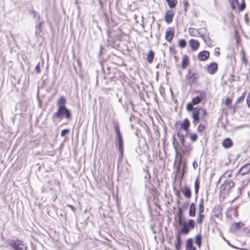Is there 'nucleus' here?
I'll use <instances>...</instances> for the list:
<instances>
[{
    "label": "nucleus",
    "instance_id": "nucleus-44",
    "mask_svg": "<svg viewBox=\"0 0 250 250\" xmlns=\"http://www.w3.org/2000/svg\"><path fill=\"white\" fill-rule=\"evenodd\" d=\"M246 102L247 105L249 107H250V91L248 93V94L246 98Z\"/></svg>",
    "mask_w": 250,
    "mask_h": 250
},
{
    "label": "nucleus",
    "instance_id": "nucleus-13",
    "mask_svg": "<svg viewBox=\"0 0 250 250\" xmlns=\"http://www.w3.org/2000/svg\"><path fill=\"white\" fill-rule=\"evenodd\" d=\"M181 145V150L184 155H187L190 152L192 147L190 145H186L185 144V139L184 138V143L180 141Z\"/></svg>",
    "mask_w": 250,
    "mask_h": 250
},
{
    "label": "nucleus",
    "instance_id": "nucleus-39",
    "mask_svg": "<svg viewBox=\"0 0 250 250\" xmlns=\"http://www.w3.org/2000/svg\"><path fill=\"white\" fill-rule=\"evenodd\" d=\"M169 51L170 54L173 55L176 60H177V57L176 56L177 50L174 45H172L169 47Z\"/></svg>",
    "mask_w": 250,
    "mask_h": 250
},
{
    "label": "nucleus",
    "instance_id": "nucleus-48",
    "mask_svg": "<svg viewBox=\"0 0 250 250\" xmlns=\"http://www.w3.org/2000/svg\"><path fill=\"white\" fill-rule=\"evenodd\" d=\"M35 70L37 73H40L41 71V68H40V63H38L35 67Z\"/></svg>",
    "mask_w": 250,
    "mask_h": 250
},
{
    "label": "nucleus",
    "instance_id": "nucleus-21",
    "mask_svg": "<svg viewBox=\"0 0 250 250\" xmlns=\"http://www.w3.org/2000/svg\"><path fill=\"white\" fill-rule=\"evenodd\" d=\"M250 171V163H247L243 166L238 171V173L241 175H245Z\"/></svg>",
    "mask_w": 250,
    "mask_h": 250
},
{
    "label": "nucleus",
    "instance_id": "nucleus-47",
    "mask_svg": "<svg viewBox=\"0 0 250 250\" xmlns=\"http://www.w3.org/2000/svg\"><path fill=\"white\" fill-rule=\"evenodd\" d=\"M214 55L217 57H218L220 55L219 48L216 47L215 48Z\"/></svg>",
    "mask_w": 250,
    "mask_h": 250
},
{
    "label": "nucleus",
    "instance_id": "nucleus-20",
    "mask_svg": "<svg viewBox=\"0 0 250 250\" xmlns=\"http://www.w3.org/2000/svg\"><path fill=\"white\" fill-rule=\"evenodd\" d=\"M198 79V74L195 73L189 72L187 77L189 83L192 84L195 83Z\"/></svg>",
    "mask_w": 250,
    "mask_h": 250
},
{
    "label": "nucleus",
    "instance_id": "nucleus-26",
    "mask_svg": "<svg viewBox=\"0 0 250 250\" xmlns=\"http://www.w3.org/2000/svg\"><path fill=\"white\" fill-rule=\"evenodd\" d=\"M186 250H196V248L193 246V241L191 238L187 240L186 242Z\"/></svg>",
    "mask_w": 250,
    "mask_h": 250
},
{
    "label": "nucleus",
    "instance_id": "nucleus-37",
    "mask_svg": "<svg viewBox=\"0 0 250 250\" xmlns=\"http://www.w3.org/2000/svg\"><path fill=\"white\" fill-rule=\"evenodd\" d=\"M199 188H200V181H199L198 178H197L194 183V189H195V194L197 195L198 193Z\"/></svg>",
    "mask_w": 250,
    "mask_h": 250
},
{
    "label": "nucleus",
    "instance_id": "nucleus-51",
    "mask_svg": "<svg viewBox=\"0 0 250 250\" xmlns=\"http://www.w3.org/2000/svg\"><path fill=\"white\" fill-rule=\"evenodd\" d=\"M246 236L247 238H250V229L246 233Z\"/></svg>",
    "mask_w": 250,
    "mask_h": 250
},
{
    "label": "nucleus",
    "instance_id": "nucleus-27",
    "mask_svg": "<svg viewBox=\"0 0 250 250\" xmlns=\"http://www.w3.org/2000/svg\"><path fill=\"white\" fill-rule=\"evenodd\" d=\"M176 241L175 242V247L176 250H180L181 249L182 240L180 234L178 233L176 236Z\"/></svg>",
    "mask_w": 250,
    "mask_h": 250
},
{
    "label": "nucleus",
    "instance_id": "nucleus-16",
    "mask_svg": "<svg viewBox=\"0 0 250 250\" xmlns=\"http://www.w3.org/2000/svg\"><path fill=\"white\" fill-rule=\"evenodd\" d=\"M174 35V30L172 28H168L166 32L165 35L166 40L169 42H171Z\"/></svg>",
    "mask_w": 250,
    "mask_h": 250
},
{
    "label": "nucleus",
    "instance_id": "nucleus-36",
    "mask_svg": "<svg viewBox=\"0 0 250 250\" xmlns=\"http://www.w3.org/2000/svg\"><path fill=\"white\" fill-rule=\"evenodd\" d=\"M205 215L204 212H198V216L197 218V222L199 224H201L203 223Z\"/></svg>",
    "mask_w": 250,
    "mask_h": 250
},
{
    "label": "nucleus",
    "instance_id": "nucleus-45",
    "mask_svg": "<svg viewBox=\"0 0 250 250\" xmlns=\"http://www.w3.org/2000/svg\"><path fill=\"white\" fill-rule=\"evenodd\" d=\"M70 131V130L69 129H65L63 130H62L61 131V136H64L66 134H68Z\"/></svg>",
    "mask_w": 250,
    "mask_h": 250
},
{
    "label": "nucleus",
    "instance_id": "nucleus-12",
    "mask_svg": "<svg viewBox=\"0 0 250 250\" xmlns=\"http://www.w3.org/2000/svg\"><path fill=\"white\" fill-rule=\"evenodd\" d=\"M222 208L220 205H216L214 206L212 210L213 215L218 218L221 219L222 218Z\"/></svg>",
    "mask_w": 250,
    "mask_h": 250
},
{
    "label": "nucleus",
    "instance_id": "nucleus-53",
    "mask_svg": "<svg viewBox=\"0 0 250 250\" xmlns=\"http://www.w3.org/2000/svg\"><path fill=\"white\" fill-rule=\"evenodd\" d=\"M181 161H182V157H181L180 163H181Z\"/></svg>",
    "mask_w": 250,
    "mask_h": 250
},
{
    "label": "nucleus",
    "instance_id": "nucleus-23",
    "mask_svg": "<svg viewBox=\"0 0 250 250\" xmlns=\"http://www.w3.org/2000/svg\"><path fill=\"white\" fill-rule=\"evenodd\" d=\"M204 121V123H200L197 126V131L199 133H205L206 132V126L207 125V121L205 119Z\"/></svg>",
    "mask_w": 250,
    "mask_h": 250
},
{
    "label": "nucleus",
    "instance_id": "nucleus-9",
    "mask_svg": "<svg viewBox=\"0 0 250 250\" xmlns=\"http://www.w3.org/2000/svg\"><path fill=\"white\" fill-rule=\"evenodd\" d=\"M200 30L202 31V34L200 35V37L203 40L207 45L208 47H212L213 41L210 38L206 28H200Z\"/></svg>",
    "mask_w": 250,
    "mask_h": 250
},
{
    "label": "nucleus",
    "instance_id": "nucleus-49",
    "mask_svg": "<svg viewBox=\"0 0 250 250\" xmlns=\"http://www.w3.org/2000/svg\"><path fill=\"white\" fill-rule=\"evenodd\" d=\"M183 3H184L185 9H186L187 7L189 5V3L187 0H184L183 1Z\"/></svg>",
    "mask_w": 250,
    "mask_h": 250
},
{
    "label": "nucleus",
    "instance_id": "nucleus-46",
    "mask_svg": "<svg viewBox=\"0 0 250 250\" xmlns=\"http://www.w3.org/2000/svg\"><path fill=\"white\" fill-rule=\"evenodd\" d=\"M42 32V23L40 22L38 25L37 26V31L36 32L40 33Z\"/></svg>",
    "mask_w": 250,
    "mask_h": 250
},
{
    "label": "nucleus",
    "instance_id": "nucleus-42",
    "mask_svg": "<svg viewBox=\"0 0 250 250\" xmlns=\"http://www.w3.org/2000/svg\"><path fill=\"white\" fill-rule=\"evenodd\" d=\"M187 45V42L184 39H181L178 42V46L182 48H185Z\"/></svg>",
    "mask_w": 250,
    "mask_h": 250
},
{
    "label": "nucleus",
    "instance_id": "nucleus-33",
    "mask_svg": "<svg viewBox=\"0 0 250 250\" xmlns=\"http://www.w3.org/2000/svg\"><path fill=\"white\" fill-rule=\"evenodd\" d=\"M57 105L58 106V108H60L61 107H66V99L64 96H61L58 99L57 103Z\"/></svg>",
    "mask_w": 250,
    "mask_h": 250
},
{
    "label": "nucleus",
    "instance_id": "nucleus-29",
    "mask_svg": "<svg viewBox=\"0 0 250 250\" xmlns=\"http://www.w3.org/2000/svg\"><path fill=\"white\" fill-rule=\"evenodd\" d=\"M154 54L155 53L152 50H150L148 52V53L146 55V60L149 64L152 63L154 58Z\"/></svg>",
    "mask_w": 250,
    "mask_h": 250
},
{
    "label": "nucleus",
    "instance_id": "nucleus-32",
    "mask_svg": "<svg viewBox=\"0 0 250 250\" xmlns=\"http://www.w3.org/2000/svg\"><path fill=\"white\" fill-rule=\"evenodd\" d=\"M240 54L241 55V59L242 63L244 64V65H246L248 63V60L246 58V55L245 51L243 48H242L240 52Z\"/></svg>",
    "mask_w": 250,
    "mask_h": 250
},
{
    "label": "nucleus",
    "instance_id": "nucleus-18",
    "mask_svg": "<svg viewBox=\"0 0 250 250\" xmlns=\"http://www.w3.org/2000/svg\"><path fill=\"white\" fill-rule=\"evenodd\" d=\"M180 190L186 198L189 199L191 197V191L188 186H185L182 188H181Z\"/></svg>",
    "mask_w": 250,
    "mask_h": 250
},
{
    "label": "nucleus",
    "instance_id": "nucleus-30",
    "mask_svg": "<svg viewBox=\"0 0 250 250\" xmlns=\"http://www.w3.org/2000/svg\"><path fill=\"white\" fill-rule=\"evenodd\" d=\"M233 101V97H227L225 99V100L223 101V103L226 106L228 107L229 108H231L232 106L231 104Z\"/></svg>",
    "mask_w": 250,
    "mask_h": 250
},
{
    "label": "nucleus",
    "instance_id": "nucleus-5",
    "mask_svg": "<svg viewBox=\"0 0 250 250\" xmlns=\"http://www.w3.org/2000/svg\"><path fill=\"white\" fill-rule=\"evenodd\" d=\"M235 185L232 181L226 180L220 187V196L226 197L229 195V191Z\"/></svg>",
    "mask_w": 250,
    "mask_h": 250
},
{
    "label": "nucleus",
    "instance_id": "nucleus-38",
    "mask_svg": "<svg viewBox=\"0 0 250 250\" xmlns=\"http://www.w3.org/2000/svg\"><path fill=\"white\" fill-rule=\"evenodd\" d=\"M167 2L170 8H174L178 3L177 0H169Z\"/></svg>",
    "mask_w": 250,
    "mask_h": 250
},
{
    "label": "nucleus",
    "instance_id": "nucleus-14",
    "mask_svg": "<svg viewBox=\"0 0 250 250\" xmlns=\"http://www.w3.org/2000/svg\"><path fill=\"white\" fill-rule=\"evenodd\" d=\"M209 55L210 53L208 51L204 50L198 53L197 57L200 61H206L209 58Z\"/></svg>",
    "mask_w": 250,
    "mask_h": 250
},
{
    "label": "nucleus",
    "instance_id": "nucleus-34",
    "mask_svg": "<svg viewBox=\"0 0 250 250\" xmlns=\"http://www.w3.org/2000/svg\"><path fill=\"white\" fill-rule=\"evenodd\" d=\"M195 243L197 246L200 248L202 245V235L201 233L197 234L195 237Z\"/></svg>",
    "mask_w": 250,
    "mask_h": 250
},
{
    "label": "nucleus",
    "instance_id": "nucleus-11",
    "mask_svg": "<svg viewBox=\"0 0 250 250\" xmlns=\"http://www.w3.org/2000/svg\"><path fill=\"white\" fill-rule=\"evenodd\" d=\"M206 69L209 74L213 75L217 71L218 65L217 63L212 62L206 65Z\"/></svg>",
    "mask_w": 250,
    "mask_h": 250
},
{
    "label": "nucleus",
    "instance_id": "nucleus-4",
    "mask_svg": "<svg viewBox=\"0 0 250 250\" xmlns=\"http://www.w3.org/2000/svg\"><path fill=\"white\" fill-rule=\"evenodd\" d=\"M113 126L117 135L118 149L120 152L121 155L123 156L124 153V142L123 138L120 131L119 123L117 122H114Z\"/></svg>",
    "mask_w": 250,
    "mask_h": 250
},
{
    "label": "nucleus",
    "instance_id": "nucleus-1",
    "mask_svg": "<svg viewBox=\"0 0 250 250\" xmlns=\"http://www.w3.org/2000/svg\"><path fill=\"white\" fill-rule=\"evenodd\" d=\"M190 122L188 118L185 119L182 122L178 121L174 124V128L177 132V136L179 141L184 143L185 136L182 130L188 131L190 126Z\"/></svg>",
    "mask_w": 250,
    "mask_h": 250
},
{
    "label": "nucleus",
    "instance_id": "nucleus-41",
    "mask_svg": "<svg viewBox=\"0 0 250 250\" xmlns=\"http://www.w3.org/2000/svg\"><path fill=\"white\" fill-rule=\"evenodd\" d=\"M245 96H246L245 93H243L242 94V95L241 96H240L239 98H238L236 100L235 103V105H237L240 103L243 102L245 99Z\"/></svg>",
    "mask_w": 250,
    "mask_h": 250
},
{
    "label": "nucleus",
    "instance_id": "nucleus-3",
    "mask_svg": "<svg viewBox=\"0 0 250 250\" xmlns=\"http://www.w3.org/2000/svg\"><path fill=\"white\" fill-rule=\"evenodd\" d=\"M197 95L193 98L190 102L188 103L186 105V109L190 112L193 109L194 105L200 104L203 100L206 98V93L204 91H197L195 92Z\"/></svg>",
    "mask_w": 250,
    "mask_h": 250
},
{
    "label": "nucleus",
    "instance_id": "nucleus-43",
    "mask_svg": "<svg viewBox=\"0 0 250 250\" xmlns=\"http://www.w3.org/2000/svg\"><path fill=\"white\" fill-rule=\"evenodd\" d=\"M189 138L191 142H195L198 138V135L196 133H192L190 134Z\"/></svg>",
    "mask_w": 250,
    "mask_h": 250
},
{
    "label": "nucleus",
    "instance_id": "nucleus-8",
    "mask_svg": "<svg viewBox=\"0 0 250 250\" xmlns=\"http://www.w3.org/2000/svg\"><path fill=\"white\" fill-rule=\"evenodd\" d=\"M9 245L11 246L15 250H27V247L24 244L22 240L17 239L16 240H13L10 243Z\"/></svg>",
    "mask_w": 250,
    "mask_h": 250
},
{
    "label": "nucleus",
    "instance_id": "nucleus-25",
    "mask_svg": "<svg viewBox=\"0 0 250 250\" xmlns=\"http://www.w3.org/2000/svg\"><path fill=\"white\" fill-rule=\"evenodd\" d=\"M233 143L232 140L229 138L225 139L222 143L223 146L226 149L231 147L233 146Z\"/></svg>",
    "mask_w": 250,
    "mask_h": 250
},
{
    "label": "nucleus",
    "instance_id": "nucleus-10",
    "mask_svg": "<svg viewBox=\"0 0 250 250\" xmlns=\"http://www.w3.org/2000/svg\"><path fill=\"white\" fill-rule=\"evenodd\" d=\"M230 3L231 7L233 10L236 9V4H237L238 6L239 11H242L246 8V4L244 0H242L241 4H239L238 0H229Z\"/></svg>",
    "mask_w": 250,
    "mask_h": 250
},
{
    "label": "nucleus",
    "instance_id": "nucleus-54",
    "mask_svg": "<svg viewBox=\"0 0 250 250\" xmlns=\"http://www.w3.org/2000/svg\"><path fill=\"white\" fill-rule=\"evenodd\" d=\"M188 203L187 204V205L185 207V208H187V206H188Z\"/></svg>",
    "mask_w": 250,
    "mask_h": 250
},
{
    "label": "nucleus",
    "instance_id": "nucleus-7",
    "mask_svg": "<svg viewBox=\"0 0 250 250\" xmlns=\"http://www.w3.org/2000/svg\"><path fill=\"white\" fill-rule=\"evenodd\" d=\"M180 229L179 233L187 234L189 233L190 230L193 229L195 227V221L193 219H189L184 222Z\"/></svg>",
    "mask_w": 250,
    "mask_h": 250
},
{
    "label": "nucleus",
    "instance_id": "nucleus-24",
    "mask_svg": "<svg viewBox=\"0 0 250 250\" xmlns=\"http://www.w3.org/2000/svg\"><path fill=\"white\" fill-rule=\"evenodd\" d=\"M189 64V58L187 55H184L182 57L181 67L185 69Z\"/></svg>",
    "mask_w": 250,
    "mask_h": 250
},
{
    "label": "nucleus",
    "instance_id": "nucleus-28",
    "mask_svg": "<svg viewBox=\"0 0 250 250\" xmlns=\"http://www.w3.org/2000/svg\"><path fill=\"white\" fill-rule=\"evenodd\" d=\"M188 214L190 217H194L196 215V206L194 203L190 205Z\"/></svg>",
    "mask_w": 250,
    "mask_h": 250
},
{
    "label": "nucleus",
    "instance_id": "nucleus-52",
    "mask_svg": "<svg viewBox=\"0 0 250 250\" xmlns=\"http://www.w3.org/2000/svg\"><path fill=\"white\" fill-rule=\"evenodd\" d=\"M114 167V163H113V166H112V170H113Z\"/></svg>",
    "mask_w": 250,
    "mask_h": 250
},
{
    "label": "nucleus",
    "instance_id": "nucleus-50",
    "mask_svg": "<svg viewBox=\"0 0 250 250\" xmlns=\"http://www.w3.org/2000/svg\"><path fill=\"white\" fill-rule=\"evenodd\" d=\"M192 165H193V167L194 169H196L197 167H198V163L195 161H193V162L192 163Z\"/></svg>",
    "mask_w": 250,
    "mask_h": 250
},
{
    "label": "nucleus",
    "instance_id": "nucleus-6",
    "mask_svg": "<svg viewBox=\"0 0 250 250\" xmlns=\"http://www.w3.org/2000/svg\"><path fill=\"white\" fill-rule=\"evenodd\" d=\"M63 116L68 120H70L71 118L70 111L66 107H61L60 108H58L57 111L53 115V116L57 118H61Z\"/></svg>",
    "mask_w": 250,
    "mask_h": 250
},
{
    "label": "nucleus",
    "instance_id": "nucleus-17",
    "mask_svg": "<svg viewBox=\"0 0 250 250\" xmlns=\"http://www.w3.org/2000/svg\"><path fill=\"white\" fill-rule=\"evenodd\" d=\"M189 45L192 51H196L200 46V42L198 41L192 39L188 41Z\"/></svg>",
    "mask_w": 250,
    "mask_h": 250
},
{
    "label": "nucleus",
    "instance_id": "nucleus-35",
    "mask_svg": "<svg viewBox=\"0 0 250 250\" xmlns=\"http://www.w3.org/2000/svg\"><path fill=\"white\" fill-rule=\"evenodd\" d=\"M198 212H204L205 210V207H204V201L203 198H201L199 203L198 205Z\"/></svg>",
    "mask_w": 250,
    "mask_h": 250
},
{
    "label": "nucleus",
    "instance_id": "nucleus-22",
    "mask_svg": "<svg viewBox=\"0 0 250 250\" xmlns=\"http://www.w3.org/2000/svg\"><path fill=\"white\" fill-rule=\"evenodd\" d=\"M188 33L191 37H197L200 36V35L202 34V31L200 29H196L194 28L190 27L188 30Z\"/></svg>",
    "mask_w": 250,
    "mask_h": 250
},
{
    "label": "nucleus",
    "instance_id": "nucleus-2",
    "mask_svg": "<svg viewBox=\"0 0 250 250\" xmlns=\"http://www.w3.org/2000/svg\"><path fill=\"white\" fill-rule=\"evenodd\" d=\"M191 111H192V122L194 124L199 123L200 119L204 120L206 119V116L208 115L207 110L200 106L193 107Z\"/></svg>",
    "mask_w": 250,
    "mask_h": 250
},
{
    "label": "nucleus",
    "instance_id": "nucleus-31",
    "mask_svg": "<svg viewBox=\"0 0 250 250\" xmlns=\"http://www.w3.org/2000/svg\"><path fill=\"white\" fill-rule=\"evenodd\" d=\"M178 224L181 226L182 224V220L184 218L183 210L181 208H178Z\"/></svg>",
    "mask_w": 250,
    "mask_h": 250
},
{
    "label": "nucleus",
    "instance_id": "nucleus-15",
    "mask_svg": "<svg viewBox=\"0 0 250 250\" xmlns=\"http://www.w3.org/2000/svg\"><path fill=\"white\" fill-rule=\"evenodd\" d=\"M244 226V224L241 222L233 223L229 228V231L232 233L235 232Z\"/></svg>",
    "mask_w": 250,
    "mask_h": 250
},
{
    "label": "nucleus",
    "instance_id": "nucleus-40",
    "mask_svg": "<svg viewBox=\"0 0 250 250\" xmlns=\"http://www.w3.org/2000/svg\"><path fill=\"white\" fill-rule=\"evenodd\" d=\"M238 207H231L229 208V213L231 214V213H233L234 216L235 217L238 216Z\"/></svg>",
    "mask_w": 250,
    "mask_h": 250
},
{
    "label": "nucleus",
    "instance_id": "nucleus-19",
    "mask_svg": "<svg viewBox=\"0 0 250 250\" xmlns=\"http://www.w3.org/2000/svg\"><path fill=\"white\" fill-rule=\"evenodd\" d=\"M174 15V12L172 10L167 11L165 16V20L166 22L168 24L172 22Z\"/></svg>",
    "mask_w": 250,
    "mask_h": 250
}]
</instances>
